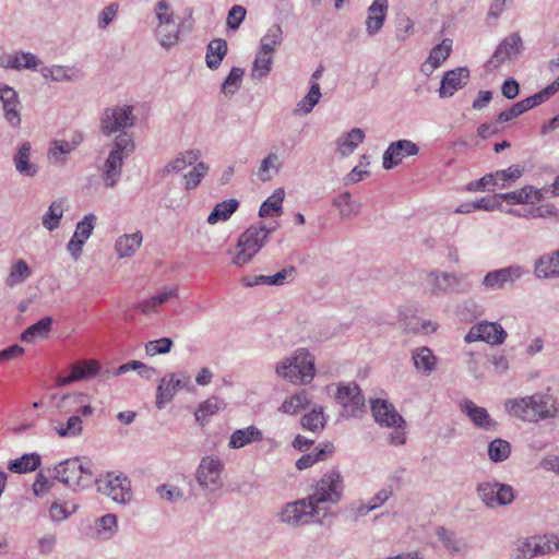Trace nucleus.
<instances>
[{"mask_svg": "<svg viewBox=\"0 0 559 559\" xmlns=\"http://www.w3.org/2000/svg\"><path fill=\"white\" fill-rule=\"evenodd\" d=\"M365 132L360 128L352 129L345 136L337 140V152L345 157L350 155L362 143Z\"/></svg>", "mask_w": 559, "mask_h": 559, "instance_id": "4c0bfd02", "label": "nucleus"}, {"mask_svg": "<svg viewBox=\"0 0 559 559\" xmlns=\"http://www.w3.org/2000/svg\"><path fill=\"white\" fill-rule=\"evenodd\" d=\"M297 273V270L294 265H289L287 267L282 269L274 275H253V276H243L241 278V283L246 287H253L258 285H269V286H282L284 285L288 278L293 280Z\"/></svg>", "mask_w": 559, "mask_h": 559, "instance_id": "4be33fe9", "label": "nucleus"}, {"mask_svg": "<svg viewBox=\"0 0 559 559\" xmlns=\"http://www.w3.org/2000/svg\"><path fill=\"white\" fill-rule=\"evenodd\" d=\"M416 369L424 373H431L437 366V357L428 347H420L413 353Z\"/></svg>", "mask_w": 559, "mask_h": 559, "instance_id": "37998d69", "label": "nucleus"}, {"mask_svg": "<svg viewBox=\"0 0 559 559\" xmlns=\"http://www.w3.org/2000/svg\"><path fill=\"white\" fill-rule=\"evenodd\" d=\"M76 508V504L72 502L61 503L59 501H55L49 509L50 519L53 522H61L75 512Z\"/></svg>", "mask_w": 559, "mask_h": 559, "instance_id": "69168bd1", "label": "nucleus"}, {"mask_svg": "<svg viewBox=\"0 0 559 559\" xmlns=\"http://www.w3.org/2000/svg\"><path fill=\"white\" fill-rule=\"evenodd\" d=\"M243 73L245 71L241 68H231L229 74L222 84V92L225 96L230 97L239 90Z\"/></svg>", "mask_w": 559, "mask_h": 559, "instance_id": "bf43d9fd", "label": "nucleus"}, {"mask_svg": "<svg viewBox=\"0 0 559 559\" xmlns=\"http://www.w3.org/2000/svg\"><path fill=\"white\" fill-rule=\"evenodd\" d=\"M555 550H559V538L556 535L519 537L513 544L510 559H534Z\"/></svg>", "mask_w": 559, "mask_h": 559, "instance_id": "423d86ee", "label": "nucleus"}, {"mask_svg": "<svg viewBox=\"0 0 559 559\" xmlns=\"http://www.w3.org/2000/svg\"><path fill=\"white\" fill-rule=\"evenodd\" d=\"M314 518H318L317 511L310 506L307 498L287 502L277 512L278 521L293 527L314 522Z\"/></svg>", "mask_w": 559, "mask_h": 559, "instance_id": "1a4fd4ad", "label": "nucleus"}, {"mask_svg": "<svg viewBox=\"0 0 559 559\" xmlns=\"http://www.w3.org/2000/svg\"><path fill=\"white\" fill-rule=\"evenodd\" d=\"M540 104H543V102L540 100L538 94L536 93L525 99H522L513 104L509 109L501 111L498 115L497 122H508L513 118H516L523 112L527 111L528 109L534 108Z\"/></svg>", "mask_w": 559, "mask_h": 559, "instance_id": "2f4dec72", "label": "nucleus"}, {"mask_svg": "<svg viewBox=\"0 0 559 559\" xmlns=\"http://www.w3.org/2000/svg\"><path fill=\"white\" fill-rule=\"evenodd\" d=\"M522 49V38L518 33L507 36L495 50L489 64L493 68L499 67L504 60L520 53Z\"/></svg>", "mask_w": 559, "mask_h": 559, "instance_id": "5701e85b", "label": "nucleus"}, {"mask_svg": "<svg viewBox=\"0 0 559 559\" xmlns=\"http://www.w3.org/2000/svg\"><path fill=\"white\" fill-rule=\"evenodd\" d=\"M238 206L239 202L236 199L219 202L214 206L206 222L210 225H215L218 222L227 221L237 211Z\"/></svg>", "mask_w": 559, "mask_h": 559, "instance_id": "58836bf2", "label": "nucleus"}, {"mask_svg": "<svg viewBox=\"0 0 559 559\" xmlns=\"http://www.w3.org/2000/svg\"><path fill=\"white\" fill-rule=\"evenodd\" d=\"M497 487L493 490V508L498 506L511 504L515 498L514 490L510 485L496 481Z\"/></svg>", "mask_w": 559, "mask_h": 559, "instance_id": "0e129e2a", "label": "nucleus"}, {"mask_svg": "<svg viewBox=\"0 0 559 559\" xmlns=\"http://www.w3.org/2000/svg\"><path fill=\"white\" fill-rule=\"evenodd\" d=\"M31 274L32 272L27 263L20 259L11 266L10 274L5 280V284L9 287L22 284L31 276Z\"/></svg>", "mask_w": 559, "mask_h": 559, "instance_id": "864d4df0", "label": "nucleus"}, {"mask_svg": "<svg viewBox=\"0 0 559 559\" xmlns=\"http://www.w3.org/2000/svg\"><path fill=\"white\" fill-rule=\"evenodd\" d=\"M283 32L278 24H273L266 34L261 38V47L263 53H273L275 48L281 45Z\"/></svg>", "mask_w": 559, "mask_h": 559, "instance_id": "3c124183", "label": "nucleus"}, {"mask_svg": "<svg viewBox=\"0 0 559 559\" xmlns=\"http://www.w3.org/2000/svg\"><path fill=\"white\" fill-rule=\"evenodd\" d=\"M224 402L216 396H211L205 402L200 404L194 413L197 421L203 425V420L209 416L216 414L223 406Z\"/></svg>", "mask_w": 559, "mask_h": 559, "instance_id": "13d9d810", "label": "nucleus"}, {"mask_svg": "<svg viewBox=\"0 0 559 559\" xmlns=\"http://www.w3.org/2000/svg\"><path fill=\"white\" fill-rule=\"evenodd\" d=\"M71 372L75 381L86 380L95 377L99 372L97 360H80L71 366Z\"/></svg>", "mask_w": 559, "mask_h": 559, "instance_id": "de8ad7c7", "label": "nucleus"}, {"mask_svg": "<svg viewBox=\"0 0 559 559\" xmlns=\"http://www.w3.org/2000/svg\"><path fill=\"white\" fill-rule=\"evenodd\" d=\"M332 452H333V445L331 443H326L313 453L304 454L300 459L297 460L296 467L299 471L309 468L314 463L325 460L328 457V455L331 454Z\"/></svg>", "mask_w": 559, "mask_h": 559, "instance_id": "09e8293b", "label": "nucleus"}, {"mask_svg": "<svg viewBox=\"0 0 559 559\" xmlns=\"http://www.w3.org/2000/svg\"><path fill=\"white\" fill-rule=\"evenodd\" d=\"M388 11V0H374L368 8L366 29L369 35H376L383 26Z\"/></svg>", "mask_w": 559, "mask_h": 559, "instance_id": "bb28decb", "label": "nucleus"}, {"mask_svg": "<svg viewBox=\"0 0 559 559\" xmlns=\"http://www.w3.org/2000/svg\"><path fill=\"white\" fill-rule=\"evenodd\" d=\"M506 407L512 416L531 423L554 418L559 412L557 400L547 394L509 400Z\"/></svg>", "mask_w": 559, "mask_h": 559, "instance_id": "f257e3e1", "label": "nucleus"}, {"mask_svg": "<svg viewBox=\"0 0 559 559\" xmlns=\"http://www.w3.org/2000/svg\"><path fill=\"white\" fill-rule=\"evenodd\" d=\"M524 273V269L520 265L493 270L484 276L481 285L488 290L503 289L508 285L512 286Z\"/></svg>", "mask_w": 559, "mask_h": 559, "instance_id": "4468645a", "label": "nucleus"}, {"mask_svg": "<svg viewBox=\"0 0 559 559\" xmlns=\"http://www.w3.org/2000/svg\"><path fill=\"white\" fill-rule=\"evenodd\" d=\"M178 297V288L176 286L173 287H165L163 290H160L155 296L145 299L138 305V309L143 312L144 314H150L153 312H156L157 309L169 301L173 298Z\"/></svg>", "mask_w": 559, "mask_h": 559, "instance_id": "c756f323", "label": "nucleus"}, {"mask_svg": "<svg viewBox=\"0 0 559 559\" xmlns=\"http://www.w3.org/2000/svg\"><path fill=\"white\" fill-rule=\"evenodd\" d=\"M226 53H227V41L222 38L213 39L207 45L206 56H205L206 66L212 70L217 69L221 66Z\"/></svg>", "mask_w": 559, "mask_h": 559, "instance_id": "e433bc0d", "label": "nucleus"}, {"mask_svg": "<svg viewBox=\"0 0 559 559\" xmlns=\"http://www.w3.org/2000/svg\"><path fill=\"white\" fill-rule=\"evenodd\" d=\"M524 173V167L521 165H511L509 168L503 170H497L495 174L496 181L498 187L504 189L510 186L511 182H514L520 177H522Z\"/></svg>", "mask_w": 559, "mask_h": 559, "instance_id": "4d7b16f0", "label": "nucleus"}, {"mask_svg": "<svg viewBox=\"0 0 559 559\" xmlns=\"http://www.w3.org/2000/svg\"><path fill=\"white\" fill-rule=\"evenodd\" d=\"M270 236V229L262 222L251 225L240 236L237 242L239 249L233 259V263L242 266L251 261V259L266 243Z\"/></svg>", "mask_w": 559, "mask_h": 559, "instance_id": "0eeeda50", "label": "nucleus"}, {"mask_svg": "<svg viewBox=\"0 0 559 559\" xmlns=\"http://www.w3.org/2000/svg\"><path fill=\"white\" fill-rule=\"evenodd\" d=\"M469 79V70L465 67H460L447 71L440 82L438 94L440 98H448L454 95L455 92L463 88Z\"/></svg>", "mask_w": 559, "mask_h": 559, "instance_id": "a211bd4d", "label": "nucleus"}, {"mask_svg": "<svg viewBox=\"0 0 559 559\" xmlns=\"http://www.w3.org/2000/svg\"><path fill=\"white\" fill-rule=\"evenodd\" d=\"M370 407L374 420L381 426L401 428L405 423L393 404L385 400H372Z\"/></svg>", "mask_w": 559, "mask_h": 559, "instance_id": "f3484780", "label": "nucleus"}, {"mask_svg": "<svg viewBox=\"0 0 559 559\" xmlns=\"http://www.w3.org/2000/svg\"><path fill=\"white\" fill-rule=\"evenodd\" d=\"M155 34L160 46L169 49L179 40V25L177 23L158 24Z\"/></svg>", "mask_w": 559, "mask_h": 559, "instance_id": "79ce46f5", "label": "nucleus"}, {"mask_svg": "<svg viewBox=\"0 0 559 559\" xmlns=\"http://www.w3.org/2000/svg\"><path fill=\"white\" fill-rule=\"evenodd\" d=\"M419 152V147L411 140H397L392 142L383 153L382 166L390 170L396 167L405 157L415 156Z\"/></svg>", "mask_w": 559, "mask_h": 559, "instance_id": "2eb2a0df", "label": "nucleus"}, {"mask_svg": "<svg viewBox=\"0 0 559 559\" xmlns=\"http://www.w3.org/2000/svg\"><path fill=\"white\" fill-rule=\"evenodd\" d=\"M201 156V152L199 150H188L183 153L178 154L174 159H171L163 169V176H166L170 173H179L183 170L186 167L194 164Z\"/></svg>", "mask_w": 559, "mask_h": 559, "instance_id": "f704fd0d", "label": "nucleus"}, {"mask_svg": "<svg viewBox=\"0 0 559 559\" xmlns=\"http://www.w3.org/2000/svg\"><path fill=\"white\" fill-rule=\"evenodd\" d=\"M262 439V431L255 426L251 425L247 428L235 430L230 435L228 447L231 449H240L252 442L261 441Z\"/></svg>", "mask_w": 559, "mask_h": 559, "instance_id": "7c9ffc66", "label": "nucleus"}, {"mask_svg": "<svg viewBox=\"0 0 559 559\" xmlns=\"http://www.w3.org/2000/svg\"><path fill=\"white\" fill-rule=\"evenodd\" d=\"M300 423L304 429L310 430L312 432L321 431L326 424L323 407L314 406L310 413L305 414L301 417Z\"/></svg>", "mask_w": 559, "mask_h": 559, "instance_id": "49530a36", "label": "nucleus"}, {"mask_svg": "<svg viewBox=\"0 0 559 559\" xmlns=\"http://www.w3.org/2000/svg\"><path fill=\"white\" fill-rule=\"evenodd\" d=\"M55 430L60 438L78 437L82 433L83 420L80 415H72L68 418L66 424L56 426Z\"/></svg>", "mask_w": 559, "mask_h": 559, "instance_id": "603ef678", "label": "nucleus"}, {"mask_svg": "<svg viewBox=\"0 0 559 559\" xmlns=\"http://www.w3.org/2000/svg\"><path fill=\"white\" fill-rule=\"evenodd\" d=\"M452 51V39L445 38L439 45L435 46L427 59L423 64L421 71L425 73H431L435 69L440 67L450 56Z\"/></svg>", "mask_w": 559, "mask_h": 559, "instance_id": "c85d7f7f", "label": "nucleus"}, {"mask_svg": "<svg viewBox=\"0 0 559 559\" xmlns=\"http://www.w3.org/2000/svg\"><path fill=\"white\" fill-rule=\"evenodd\" d=\"M94 481L98 484V490L115 502L126 503L131 499V484L126 476L108 474L105 479Z\"/></svg>", "mask_w": 559, "mask_h": 559, "instance_id": "ddd939ff", "label": "nucleus"}, {"mask_svg": "<svg viewBox=\"0 0 559 559\" xmlns=\"http://www.w3.org/2000/svg\"><path fill=\"white\" fill-rule=\"evenodd\" d=\"M436 534L444 548L451 554L465 556L468 552L469 546L457 538L454 532L441 526L437 528Z\"/></svg>", "mask_w": 559, "mask_h": 559, "instance_id": "473e14b6", "label": "nucleus"}, {"mask_svg": "<svg viewBox=\"0 0 559 559\" xmlns=\"http://www.w3.org/2000/svg\"><path fill=\"white\" fill-rule=\"evenodd\" d=\"M511 454V444L503 439L497 438L488 445V456L495 463L506 461Z\"/></svg>", "mask_w": 559, "mask_h": 559, "instance_id": "5fc2aeb1", "label": "nucleus"}, {"mask_svg": "<svg viewBox=\"0 0 559 559\" xmlns=\"http://www.w3.org/2000/svg\"><path fill=\"white\" fill-rule=\"evenodd\" d=\"M333 205L338 209L342 218L356 216L360 211V203L353 201L348 191L335 197L332 201Z\"/></svg>", "mask_w": 559, "mask_h": 559, "instance_id": "a18cd8bd", "label": "nucleus"}, {"mask_svg": "<svg viewBox=\"0 0 559 559\" xmlns=\"http://www.w3.org/2000/svg\"><path fill=\"white\" fill-rule=\"evenodd\" d=\"M223 469L224 464L219 459L211 456L203 457L195 473L199 486L210 492L219 490L223 486Z\"/></svg>", "mask_w": 559, "mask_h": 559, "instance_id": "9d476101", "label": "nucleus"}, {"mask_svg": "<svg viewBox=\"0 0 559 559\" xmlns=\"http://www.w3.org/2000/svg\"><path fill=\"white\" fill-rule=\"evenodd\" d=\"M503 201L508 204L516 205V204H535L543 201L544 195L542 190L533 187L525 186L522 189L502 193L500 195Z\"/></svg>", "mask_w": 559, "mask_h": 559, "instance_id": "a878e982", "label": "nucleus"}, {"mask_svg": "<svg viewBox=\"0 0 559 559\" xmlns=\"http://www.w3.org/2000/svg\"><path fill=\"white\" fill-rule=\"evenodd\" d=\"M272 53H263L262 50H260L255 57V60L253 62L252 68V78H263L269 74L271 71V64H272Z\"/></svg>", "mask_w": 559, "mask_h": 559, "instance_id": "338daca9", "label": "nucleus"}, {"mask_svg": "<svg viewBox=\"0 0 559 559\" xmlns=\"http://www.w3.org/2000/svg\"><path fill=\"white\" fill-rule=\"evenodd\" d=\"M209 171V166L203 163L199 162L192 170H190L188 174L183 176L185 180V189L186 190H193L195 189L201 180L205 177V175Z\"/></svg>", "mask_w": 559, "mask_h": 559, "instance_id": "680f3d73", "label": "nucleus"}, {"mask_svg": "<svg viewBox=\"0 0 559 559\" xmlns=\"http://www.w3.org/2000/svg\"><path fill=\"white\" fill-rule=\"evenodd\" d=\"M41 464V456L34 452L23 454L8 463V469L15 474H26L36 471Z\"/></svg>", "mask_w": 559, "mask_h": 559, "instance_id": "72a5a7b5", "label": "nucleus"}, {"mask_svg": "<svg viewBox=\"0 0 559 559\" xmlns=\"http://www.w3.org/2000/svg\"><path fill=\"white\" fill-rule=\"evenodd\" d=\"M96 221H97L96 215H94L92 213L85 215L83 217V219L78 222L75 231L73 234V238H81L86 241L91 237V235L95 228Z\"/></svg>", "mask_w": 559, "mask_h": 559, "instance_id": "774afa93", "label": "nucleus"}, {"mask_svg": "<svg viewBox=\"0 0 559 559\" xmlns=\"http://www.w3.org/2000/svg\"><path fill=\"white\" fill-rule=\"evenodd\" d=\"M506 338L507 332L499 323L483 321L469 329L464 341L466 343L483 341L490 345H500Z\"/></svg>", "mask_w": 559, "mask_h": 559, "instance_id": "f8f14e48", "label": "nucleus"}, {"mask_svg": "<svg viewBox=\"0 0 559 559\" xmlns=\"http://www.w3.org/2000/svg\"><path fill=\"white\" fill-rule=\"evenodd\" d=\"M190 383L188 376H182V379L176 378L175 373L169 374L160 380L156 393V407L162 409L166 403L170 402L177 391L187 386Z\"/></svg>", "mask_w": 559, "mask_h": 559, "instance_id": "6ab92c4d", "label": "nucleus"}, {"mask_svg": "<svg viewBox=\"0 0 559 559\" xmlns=\"http://www.w3.org/2000/svg\"><path fill=\"white\" fill-rule=\"evenodd\" d=\"M460 408L477 428L486 431L497 430L498 424L490 417L485 407L477 406L473 401L466 399L461 402Z\"/></svg>", "mask_w": 559, "mask_h": 559, "instance_id": "aec40b11", "label": "nucleus"}, {"mask_svg": "<svg viewBox=\"0 0 559 559\" xmlns=\"http://www.w3.org/2000/svg\"><path fill=\"white\" fill-rule=\"evenodd\" d=\"M53 479L76 491L88 488L95 480L94 464L86 456L67 459L52 468Z\"/></svg>", "mask_w": 559, "mask_h": 559, "instance_id": "f03ea898", "label": "nucleus"}, {"mask_svg": "<svg viewBox=\"0 0 559 559\" xmlns=\"http://www.w3.org/2000/svg\"><path fill=\"white\" fill-rule=\"evenodd\" d=\"M276 373L295 384L309 383L316 373L314 358L305 348H299L276 366Z\"/></svg>", "mask_w": 559, "mask_h": 559, "instance_id": "39448f33", "label": "nucleus"}, {"mask_svg": "<svg viewBox=\"0 0 559 559\" xmlns=\"http://www.w3.org/2000/svg\"><path fill=\"white\" fill-rule=\"evenodd\" d=\"M335 397L342 405L345 417H359L364 412L365 397L357 383L349 382L340 384Z\"/></svg>", "mask_w": 559, "mask_h": 559, "instance_id": "9b49d317", "label": "nucleus"}, {"mask_svg": "<svg viewBox=\"0 0 559 559\" xmlns=\"http://www.w3.org/2000/svg\"><path fill=\"white\" fill-rule=\"evenodd\" d=\"M41 64V60L32 52L20 51L14 55H3L0 57V67L13 70H36Z\"/></svg>", "mask_w": 559, "mask_h": 559, "instance_id": "393cba45", "label": "nucleus"}, {"mask_svg": "<svg viewBox=\"0 0 559 559\" xmlns=\"http://www.w3.org/2000/svg\"><path fill=\"white\" fill-rule=\"evenodd\" d=\"M118 530L117 516L108 513L99 518L96 522L97 535L102 539H110Z\"/></svg>", "mask_w": 559, "mask_h": 559, "instance_id": "6e6d98bb", "label": "nucleus"}, {"mask_svg": "<svg viewBox=\"0 0 559 559\" xmlns=\"http://www.w3.org/2000/svg\"><path fill=\"white\" fill-rule=\"evenodd\" d=\"M31 143L24 142L22 143L13 156V163L16 171L26 177H34L38 173V167L31 163Z\"/></svg>", "mask_w": 559, "mask_h": 559, "instance_id": "cd10ccee", "label": "nucleus"}, {"mask_svg": "<svg viewBox=\"0 0 559 559\" xmlns=\"http://www.w3.org/2000/svg\"><path fill=\"white\" fill-rule=\"evenodd\" d=\"M52 319L50 317H44L36 323L28 326L22 334L21 340L23 342L32 343L35 338H44L48 335L51 330Z\"/></svg>", "mask_w": 559, "mask_h": 559, "instance_id": "c03bdc74", "label": "nucleus"}, {"mask_svg": "<svg viewBox=\"0 0 559 559\" xmlns=\"http://www.w3.org/2000/svg\"><path fill=\"white\" fill-rule=\"evenodd\" d=\"M309 403L306 391H300L293 396L286 399L280 407L285 414L294 415Z\"/></svg>", "mask_w": 559, "mask_h": 559, "instance_id": "052dcab7", "label": "nucleus"}, {"mask_svg": "<svg viewBox=\"0 0 559 559\" xmlns=\"http://www.w3.org/2000/svg\"><path fill=\"white\" fill-rule=\"evenodd\" d=\"M462 276L456 273L431 271L427 275V284L432 293L459 292L462 285Z\"/></svg>", "mask_w": 559, "mask_h": 559, "instance_id": "412c9836", "label": "nucleus"}, {"mask_svg": "<svg viewBox=\"0 0 559 559\" xmlns=\"http://www.w3.org/2000/svg\"><path fill=\"white\" fill-rule=\"evenodd\" d=\"M142 234L141 231H135L133 234H127L120 236L115 245L117 254L119 258H129L132 257L136 250L140 248L142 243Z\"/></svg>", "mask_w": 559, "mask_h": 559, "instance_id": "c9c22d12", "label": "nucleus"}, {"mask_svg": "<svg viewBox=\"0 0 559 559\" xmlns=\"http://www.w3.org/2000/svg\"><path fill=\"white\" fill-rule=\"evenodd\" d=\"M321 97L320 85L314 82L311 84L308 94L299 100L297 104L298 109L304 114L308 115L312 111L313 107L319 103Z\"/></svg>", "mask_w": 559, "mask_h": 559, "instance_id": "e2e57ef3", "label": "nucleus"}, {"mask_svg": "<svg viewBox=\"0 0 559 559\" xmlns=\"http://www.w3.org/2000/svg\"><path fill=\"white\" fill-rule=\"evenodd\" d=\"M0 102L7 122L12 128H19L21 126V102L17 92L7 84H1Z\"/></svg>", "mask_w": 559, "mask_h": 559, "instance_id": "dca6fc26", "label": "nucleus"}, {"mask_svg": "<svg viewBox=\"0 0 559 559\" xmlns=\"http://www.w3.org/2000/svg\"><path fill=\"white\" fill-rule=\"evenodd\" d=\"M134 148L135 144L132 134L122 132L115 138L111 151L105 160L102 171L105 187L114 188L117 185L122 174L123 162L133 153Z\"/></svg>", "mask_w": 559, "mask_h": 559, "instance_id": "20e7f679", "label": "nucleus"}, {"mask_svg": "<svg viewBox=\"0 0 559 559\" xmlns=\"http://www.w3.org/2000/svg\"><path fill=\"white\" fill-rule=\"evenodd\" d=\"M534 275L540 280L559 277V248L542 254L534 264Z\"/></svg>", "mask_w": 559, "mask_h": 559, "instance_id": "b1692460", "label": "nucleus"}, {"mask_svg": "<svg viewBox=\"0 0 559 559\" xmlns=\"http://www.w3.org/2000/svg\"><path fill=\"white\" fill-rule=\"evenodd\" d=\"M63 203L61 200L53 201L43 216V226L49 231L59 227L63 216Z\"/></svg>", "mask_w": 559, "mask_h": 559, "instance_id": "8fccbe9b", "label": "nucleus"}, {"mask_svg": "<svg viewBox=\"0 0 559 559\" xmlns=\"http://www.w3.org/2000/svg\"><path fill=\"white\" fill-rule=\"evenodd\" d=\"M73 150L64 140H53L50 142L47 158L55 166H64L68 163L67 155Z\"/></svg>", "mask_w": 559, "mask_h": 559, "instance_id": "ea45409f", "label": "nucleus"}, {"mask_svg": "<svg viewBox=\"0 0 559 559\" xmlns=\"http://www.w3.org/2000/svg\"><path fill=\"white\" fill-rule=\"evenodd\" d=\"M285 198V191L283 188L276 189L271 197H269L259 209L260 217H267L272 214L280 216L283 212L282 203Z\"/></svg>", "mask_w": 559, "mask_h": 559, "instance_id": "a19ab883", "label": "nucleus"}, {"mask_svg": "<svg viewBox=\"0 0 559 559\" xmlns=\"http://www.w3.org/2000/svg\"><path fill=\"white\" fill-rule=\"evenodd\" d=\"M135 116L132 106H115L104 110L100 117V132L109 136L114 133L126 132L124 130L133 127Z\"/></svg>", "mask_w": 559, "mask_h": 559, "instance_id": "6e6552de", "label": "nucleus"}, {"mask_svg": "<svg viewBox=\"0 0 559 559\" xmlns=\"http://www.w3.org/2000/svg\"><path fill=\"white\" fill-rule=\"evenodd\" d=\"M344 480L338 469L333 468L325 473L311 488L307 501L316 509L317 515L321 511H328L336 504L343 496Z\"/></svg>", "mask_w": 559, "mask_h": 559, "instance_id": "7ed1b4c3", "label": "nucleus"}]
</instances>
